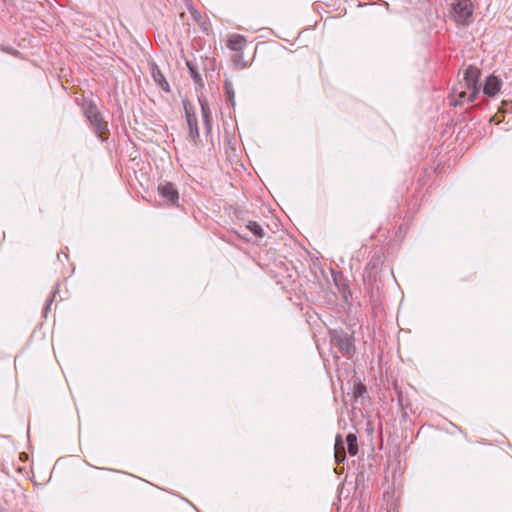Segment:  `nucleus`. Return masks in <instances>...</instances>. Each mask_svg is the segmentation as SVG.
Segmentation results:
<instances>
[{
    "instance_id": "obj_1",
    "label": "nucleus",
    "mask_w": 512,
    "mask_h": 512,
    "mask_svg": "<svg viewBox=\"0 0 512 512\" xmlns=\"http://www.w3.org/2000/svg\"><path fill=\"white\" fill-rule=\"evenodd\" d=\"M84 115L97 137L105 141L109 135L108 123L104 120L96 104L92 101L86 103L84 106Z\"/></svg>"
},
{
    "instance_id": "obj_14",
    "label": "nucleus",
    "mask_w": 512,
    "mask_h": 512,
    "mask_svg": "<svg viewBox=\"0 0 512 512\" xmlns=\"http://www.w3.org/2000/svg\"><path fill=\"white\" fill-rule=\"evenodd\" d=\"M246 228L251 231L256 237L262 238L264 236L263 228L255 221H249Z\"/></svg>"
},
{
    "instance_id": "obj_7",
    "label": "nucleus",
    "mask_w": 512,
    "mask_h": 512,
    "mask_svg": "<svg viewBox=\"0 0 512 512\" xmlns=\"http://www.w3.org/2000/svg\"><path fill=\"white\" fill-rule=\"evenodd\" d=\"M502 81L494 76L490 75L484 84L483 92L489 97H494L501 89Z\"/></svg>"
},
{
    "instance_id": "obj_9",
    "label": "nucleus",
    "mask_w": 512,
    "mask_h": 512,
    "mask_svg": "<svg viewBox=\"0 0 512 512\" xmlns=\"http://www.w3.org/2000/svg\"><path fill=\"white\" fill-rule=\"evenodd\" d=\"M247 44L244 36L240 34H231L227 39V47L235 52H242Z\"/></svg>"
},
{
    "instance_id": "obj_18",
    "label": "nucleus",
    "mask_w": 512,
    "mask_h": 512,
    "mask_svg": "<svg viewBox=\"0 0 512 512\" xmlns=\"http://www.w3.org/2000/svg\"><path fill=\"white\" fill-rule=\"evenodd\" d=\"M503 105L507 106V110L512 111V102L503 101Z\"/></svg>"
},
{
    "instance_id": "obj_8",
    "label": "nucleus",
    "mask_w": 512,
    "mask_h": 512,
    "mask_svg": "<svg viewBox=\"0 0 512 512\" xmlns=\"http://www.w3.org/2000/svg\"><path fill=\"white\" fill-rule=\"evenodd\" d=\"M202 120L207 133L212 129V111L206 98H199Z\"/></svg>"
},
{
    "instance_id": "obj_16",
    "label": "nucleus",
    "mask_w": 512,
    "mask_h": 512,
    "mask_svg": "<svg viewBox=\"0 0 512 512\" xmlns=\"http://www.w3.org/2000/svg\"><path fill=\"white\" fill-rule=\"evenodd\" d=\"M185 114H186L187 125L189 128L198 126L196 114L193 111H190L186 105H185Z\"/></svg>"
},
{
    "instance_id": "obj_5",
    "label": "nucleus",
    "mask_w": 512,
    "mask_h": 512,
    "mask_svg": "<svg viewBox=\"0 0 512 512\" xmlns=\"http://www.w3.org/2000/svg\"><path fill=\"white\" fill-rule=\"evenodd\" d=\"M332 343L337 347L339 352L346 357L352 356L355 351V347L346 334H336L332 338Z\"/></svg>"
},
{
    "instance_id": "obj_12",
    "label": "nucleus",
    "mask_w": 512,
    "mask_h": 512,
    "mask_svg": "<svg viewBox=\"0 0 512 512\" xmlns=\"http://www.w3.org/2000/svg\"><path fill=\"white\" fill-rule=\"evenodd\" d=\"M346 443L349 455L356 456L358 454L357 436L354 433H349L346 436Z\"/></svg>"
},
{
    "instance_id": "obj_11",
    "label": "nucleus",
    "mask_w": 512,
    "mask_h": 512,
    "mask_svg": "<svg viewBox=\"0 0 512 512\" xmlns=\"http://www.w3.org/2000/svg\"><path fill=\"white\" fill-rule=\"evenodd\" d=\"M465 102L471 103L469 101V95H467V91L466 90L457 91V89L454 88L451 98H450V103L453 106H459V105H463Z\"/></svg>"
},
{
    "instance_id": "obj_15",
    "label": "nucleus",
    "mask_w": 512,
    "mask_h": 512,
    "mask_svg": "<svg viewBox=\"0 0 512 512\" xmlns=\"http://www.w3.org/2000/svg\"><path fill=\"white\" fill-rule=\"evenodd\" d=\"M187 67L189 69V72H190V75L192 77V79L194 80V82L198 85H203V80H202V77L201 75L198 73V71L196 70V68L194 67V65H192L191 63L187 62Z\"/></svg>"
},
{
    "instance_id": "obj_6",
    "label": "nucleus",
    "mask_w": 512,
    "mask_h": 512,
    "mask_svg": "<svg viewBox=\"0 0 512 512\" xmlns=\"http://www.w3.org/2000/svg\"><path fill=\"white\" fill-rule=\"evenodd\" d=\"M150 74L154 82L165 92L170 91V86L164 74L156 63L150 64Z\"/></svg>"
},
{
    "instance_id": "obj_3",
    "label": "nucleus",
    "mask_w": 512,
    "mask_h": 512,
    "mask_svg": "<svg viewBox=\"0 0 512 512\" xmlns=\"http://www.w3.org/2000/svg\"><path fill=\"white\" fill-rule=\"evenodd\" d=\"M480 75V70L477 67L470 65L464 72L463 82H460L461 87H465L466 90L470 91V102H475L478 97L480 91L478 86Z\"/></svg>"
},
{
    "instance_id": "obj_17",
    "label": "nucleus",
    "mask_w": 512,
    "mask_h": 512,
    "mask_svg": "<svg viewBox=\"0 0 512 512\" xmlns=\"http://www.w3.org/2000/svg\"><path fill=\"white\" fill-rule=\"evenodd\" d=\"M189 140H190L194 145H198V142H199V140H200V135H199V129H198V126L190 127V128H189Z\"/></svg>"
},
{
    "instance_id": "obj_10",
    "label": "nucleus",
    "mask_w": 512,
    "mask_h": 512,
    "mask_svg": "<svg viewBox=\"0 0 512 512\" xmlns=\"http://www.w3.org/2000/svg\"><path fill=\"white\" fill-rule=\"evenodd\" d=\"M334 456L336 463H342L346 459V451L344 446L343 438L340 434L336 435L334 444Z\"/></svg>"
},
{
    "instance_id": "obj_19",
    "label": "nucleus",
    "mask_w": 512,
    "mask_h": 512,
    "mask_svg": "<svg viewBox=\"0 0 512 512\" xmlns=\"http://www.w3.org/2000/svg\"><path fill=\"white\" fill-rule=\"evenodd\" d=\"M53 298H54V295H53V296L48 300V303H47L46 309H49L50 304L53 302Z\"/></svg>"
},
{
    "instance_id": "obj_2",
    "label": "nucleus",
    "mask_w": 512,
    "mask_h": 512,
    "mask_svg": "<svg viewBox=\"0 0 512 512\" xmlns=\"http://www.w3.org/2000/svg\"><path fill=\"white\" fill-rule=\"evenodd\" d=\"M473 11L471 0H457L452 7V17L458 25L468 26L472 22Z\"/></svg>"
},
{
    "instance_id": "obj_4",
    "label": "nucleus",
    "mask_w": 512,
    "mask_h": 512,
    "mask_svg": "<svg viewBox=\"0 0 512 512\" xmlns=\"http://www.w3.org/2000/svg\"><path fill=\"white\" fill-rule=\"evenodd\" d=\"M159 195L171 206H177L179 200V192L175 184L164 182L158 185Z\"/></svg>"
},
{
    "instance_id": "obj_13",
    "label": "nucleus",
    "mask_w": 512,
    "mask_h": 512,
    "mask_svg": "<svg viewBox=\"0 0 512 512\" xmlns=\"http://www.w3.org/2000/svg\"><path fill=\"white\" fill-rule=\"evenodd\" d=\"M224 90H225L226 100L231 104V106H234L235 105V92H234L233 84L231 81L225 80Z\"/></svg>"
}]
</instances>
